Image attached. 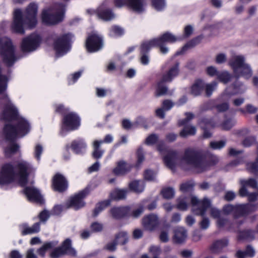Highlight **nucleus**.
Wrapping results in <instances>:
<instances>
[{"instance_id": "10", "label": "nucleus", "mask_w": 258, "mask_h": 258, "mask_svg": "<svg viewBox=\"0 0 258 258\" xmlns=\"http://www.w3.org/2000/svg\"><path fill=\"white\" fill-rule=\"evenodd\" d=\"M178 73V63H177L163 76L161 81L158 83L155 93L156 97L167 94L168 88L164 85V83L171 82L173 78L177 75Z\"/></svg>"}, {"instance_id": "46", "label": "nucleus", "mask_w": 258, "mask_h": 258, "mask_svg": "<svg viewBox=\"0 0 258 258\" xmlns=\"http://www.w3.org/2000/svg\"><path fill=\"white\" fill-rule=\"evenodd\" d=\"M194 184L191 181H186L182 183L180 186V190L183 192L190 191L192 190Z\"/></svg>"}, {"instance_id": "39", "label": "nucleus", "mask_w": 258, "mask_h": 258, "mask_svg": "<svg viewBox=\"0 0 258 258\" xmlns=\"http://www.w3.org/2000/svg\"><path fill=\"white\" fill-rule=\"evenodd\" d=\"M72 149L76 153H79L82 152V149H85L86 145L83 140L74 141L72 142L71 145Z\"/></svg>"}, {"instance_id": "15", "label": "nucleus", "mask_w": 258, "mask_h": 258, "mask_svg": "<svg viewBox=\"0 0 258 258\" xmlns=\"http://www.w3.org/2000/svg\"><path fill=\"white\" fill-rule=\"evenodd\" d=\"M80 125V118L75 113H70L66 115L63 119L62 131L74 130Z\"/></svg>"}, {"instance_id": "9", "label": "nucleus", "mask_w": 258, "mask_h": 258, "mask_svg": "<svg viewBox=\"0 0 258 258\" xmlns=\"http://www.w3.org/2000/svg\"><path fill=\"white\" fill-rule=\"evenodd\" d=\"M73 37L71 33H67L53 38L54 48L57 56L64 55L70 49Z\"/></svg>"}, {"instance_id": "31", "label": "nucleus", "mask_w": 258, "mask_h": 258, "mask_svg": "<svg viewBox=\"0 0 258 258\" xmlns=\"http://www.w3.org/2000/svg\"><path fill=\"white\" fill-rule=\"evenodd\" d=\"M255 250L250 245L246 246L245 251L238 250L237 251L236 255L238 258H244L245 256L252 257L255 255Z\"/></svg>"}, {"instance_id": "1", "label": "nucleus", "mask_w": 258, "mask_h": 258, "mask_svg": "<svg viewBox=\"0 0 258 258\" xmlns=\"http://www.w3.org/2000/svg\"><path fill=\"white\" fill-rule=\"evenodd\" d=\"M163 160L166 166L173 170L178 165L184 170L194 168L198 172L208 169V164L198 151L192 148L185 149L181 158H178V154L175 150H168Z\"/></svg>"}, {"instance_id": "22", "label": "nucleus", "mask_w": 258, "mask_h": 258, "mask_svg": "<svg viewBox=\"0 0 258 258\" xmlns=\"http://www.w3.org/2000/svg\"><path fill=\"white\" fill-rule=\"evenodd\" d=\"M40 222L34 223L31 227L25 223L20 225L19 227L22 230V234L25 235L38 233L40 231Z\"/></svg>"}, {"instance_id": "30", "label": "nucleus", "mask_w": 258, "mask_h": 258, "mask_svg": "<svg viewBox=\"0 0 258 258\" xmlns=\"http://www.w3.org/2000/svg\"><path fill=\"white\" fill-rule=\"evenodd\" d=\"M203 38L204 36L203 35H199L194 38V39L188 41L184 46H183L181 51L176 52L175 55H178L179 54H182L188 48L194 47V46L200 43Z\"/></svg>"}, {"instance_id": "18", "label": "nucleus", "mask_w": 258, "mask_h": 258, "mask_svg": "<svg viewBox=\"0 0 258 258\" xmlns=\"http://www.w3.org/2000/svg\"><path fill=\"white\" fill-rule=\"evenodd\" d=\"M102 39L96 34L89 36L86 42V48L89 52L97 51L102 48Z\"/></svg>"}, {"instance_id": "58", "label": "nucleus", "mask_w": 258, "mask_h": 258, "mask_svg": "<svg viewBox=\"0 0 258 258\" xmlns=\"http://www.w3.org/2000/svg\"><path fill=\"white\" fill-rule=\"evenodd\" d=\"M204 160L208 164V169L210 166L215 165L217 164L219 160L217 156L212 155L210 156L208 161H207L205 159Z\"/></svg>"}, {"instance_id": "54", "label": "nucleus", "mask_w": 258, "mask_h": 258, "mask_svg": "<svg viewBox=\"0 0 258 258\" xmlns=\"http://www.w3.org/2000/svg\"><path fill=\"white\" fill-rule=\"evenodd\" d=\"M187 207V204L185 198H180L177 200V208L180 210H185Z\"/></svg>"}, {"instance_id": "2", "label": "nucleus", "mask_w": 258, "mask_h": 258, "mask_svg": "<svg viewBox=\"0 0 258 258\" xmlns=\"http://www.w3.org/2000/svg\"><path fill=\"white\" fill-rule=\"evenodd\" d=\"M6 103L2 118L3 119L12 121H15L17 126H14L8 123L4 128V133L6 138L9 141H13L17 137H22L29 131V123L23 118L20 117L14 106L11 103L7 96H5Z\"/></svg>"}, {"instance_id": "36", "label": "nucleus", "mask_w": 258, "mask_h": 258, "mask_svg": "<svg viewBox=\"0 0 258 258\" xmlns=\"http://www.w3.org/2000/svg\"><path fill=\"white\" fill-rule=\"evenodd\" d=\"M102 143L103 141H95L93 142L94 151L92 155L94 158L99 159L102 156L104 151L100 148V145Z\"/></svg>"}, {"instance_id": "35", "label": "nucleus", "mask_w": 258, "mask_h": 258, "mask_svg": "<svg viewBox=\"0 0 258 258\" xmlns=\"http://www.w3.org/2000/svg\"><path fill=\"white\" fill-rule=\"evenodd\" d=\"M238 237L240 239L251 241L255 238V232L252 230H246L239 233Z\"/></svg>"}, {"instance_id": "20", "label": "nucleus", "mask_w": 258, "mask_h": 258, "mask_svg": "<svg viewBox=\"0 0 258 258\" xmlns=\"http://www.w3.org/2000/svg\"><path fill=\"white\" fill-rule=\"evenodd\" d=\"M52 185L54 190L62 192L67 188L68 182L62 175L57 173L53 178Z\"/></svg>"}, {"instance_id": "57", "label": "nucleus", "mask_w": 258, "mask_h": 258, "mask_svg": "<svg viewBox=\"0 0 258 258\" xmlns=\"http://www.w3.org/2000/svg\"><path fill=\"white\" fill-rule=\"evenodd\" d=\"M149 251L153 255L158 256L161 252V249L159 246L152 245L149 248Z\"/></svg>"}, {"instance_id": "3", "label": "nucleus", "mask_w": 258, "mask_h": 258, "mask_svg": "<svg viewBox=\"0 0 258 258\" xmlns=\"http://www.w3.org/2000/svg\"><path fill=\"white\" fill-rule=\"evenodd\" d=\"M31 170L30 164L25 161L4 164L0 170V184H9L18 181L23 186L27 182Z\"/></svg>"}, {"instance_id": "12", "label": "nucleus", "mask_w": 258, "mask_h": 258, "mask_svg": "<svg viewBox=\"0 0 258 258\" xmlns=\"http://www.w3.org/2000/svg\"><path fill=\"white\" fill-rule=\"evenodd\" d=\"M177 40L178 38L176 36L171 33L166 32L159 38L153 39L149 41L151 46L159 47L160 52L165 54L168 52V48L164 45V43L166 42L173 43Z\"/></svg>"}, {"instance_id": "19", "label": "nucleus", "mask_w": 258, "mask_h": 258, "mask_svg": "<svg viewBox=\"0 0 258 258\" xmlns=\"http://www.w3.org/2000/svg\"><path fill=\"white\" fill-rule=\"evenodd\" d=\"M159 224L157 215L152 214L145 216L142 219V225L144 228L148 231H152Z\"/></svg>"}, {"instance_id": "40", "label": "nucleus", "mask_w": 258, "mask_h": 258, "mask_svg": "<svg viewBox=\"0 0 258 258\" xmlns=\"http://www.w3.org/2000/svg\"><path fill=\"white\" fill-rule=\"evenodd\" d=\"M110 204V201L107 200L97 204L96 208L94 210L93 216H97L98 214L102 211L104 208L108 206Z\"/></svg>"}, {"instance_id": "7", "label": "nucleus", "mask_w": 258, "mask_h": 258, "mask_svg": "<svg viewBox=\"0 0 258 258\" xmlns=\"http://www.w3.org/2000/svg\"><path fill=\"white\" fill-rule=\"evenodd\" d=\"M0 53L4 62L8 67L12 66L17 60L14 47L8 38L0 39Z\"/></svg>"}, {"instance_id": "37", "label": "nucleus", "mask_w": 258, "mask_h": 258, "mask_svg": "<svg viewBox=\"0 0 258 258\" xmlns=\"http://www.w3.org/2000/svg\"><path fill=\"white\" fill-rule=\"evenodd\" d=\"M246 169L249 172L258 177V150L255 162L247 163Z\"/></svg>"}, {"instance_id": "27", "label": "nucleus", "mask_w": 258, "mask_h": 258, "mask_svg": "<svg viewBox=\"0 0 258 258\" xmlns=\"http://www.w3.org/2000/svg\"><path fill=\"white\" fill-rule=\"evenodd\" d=\"M154 47V46H151L150 44V42L146 41L142 43L141 46V61L143 64H147L149 62V59L148 56L146 54V53L149 51L150 49Z\"/></svg>"}, {"instance_id": "47", "label": "nucleus", "mask_w": 258, "mask_h": 258, "mask_svg": "<svg viewBox=\"0 0 258 258\" xmlns=\"http://www.w3.org/2000/svg\"><path fill=\"white\" fill-rule=\"evenodd\" d=\"M124 31L123 29L118 26H113L111 27L110 32V35L112 36H121Z\"/></svg>"}, {"instance_id": "28", "label": "nucleus", "mask_w": 258, "mask_h": 258, "mask_svg": "<svg viewBox=\"0 0 258 258\" xmlns=\"http://www.w3.org/2000/svg\"><path fill=\"white\" fill-rule=\"evenodd\" d=\"M132 166L127 165L124 161H120L117 162V166L114 168L113 172L117 175H123L130 171Z\"/></svg>"}, {"instance_id": "33", "label": "nucleus", "mask_w": 258, "mask_h": 258, "mask_svg": "<svg viewBox=\"0 0 258 258\" xmlns=\"http://www.w3.org/2000/svg\"><path fill=\"white\" fill-rule=\"evenodd\" d=\"M126 189H115L110 193V198L114 200H120L125 198L127 193Z\"/></svg>"}, {"instance_id": "50", "label": "nucleus", "mask_w": 258, "mask_h": 258, "mask_svg": "<svg viewBox=\"0 0 258 258\" xmlns=\"http://www.w3.org/2000/svg\"><path fill=\"white\" fill-rule=\"evenodd\" d=\"M159 237L162 242H167L169 240V230L168 229L161 230Z\"/></svg>"}, {"instance_id": "14", "label": "nucleus", "mask_w": 258, "mask_h": 258, "mask_svg": "<svg viewBox=\"0 0 258 258\" xmlns=\"http://www.w3.org/2000/svg\"><path fill=\"white\" fill-rule=\"evenodd\" d=\"M191 203L195 214L202 216L205 215L207 209L211 206V202L208 199L204 198L203 200L200 201L196 197L191 198Z\"/></svg>"}, {"instance_id": "63", "label": "nucleus", "mask_w": 258, "mask_h": 258, "mask_svg": "<svg viewBox=\"0 0 258 258\" xmlns=\"http://www.w3.org/2000/svg\"><path fill=\"white\" fill-rule=\"evenodd\" d=\"M43 151V148L40 145H37L35 148V157L37 160L40 159V155Z\"/></svg>"}, {"instance_id": "53", "label": "nucleus", "mask_w": 258, "mask_h": 258, "mask_svg": "<svg viewBox=\"0 0 258 258\" xmlns=\"http://www.w3.org/2000/svg\"><path fill=\"white\" fill-rule=\"evenodd\" d=\"M210 215L214 219H218L222 216V212L220 210L215 207H210Z\"/></svg>"}, {"instance_id": "24", "label": "nucleus", "mask_w": 258, "mask_h": 258, "mask_svg": "<svg viewBox=\"0 0 258 258\" xmlns=\"http://www.w3.org/2000/svg\"><path fill=\"white\" fill-rule=\"evenodd\" d=\"M228 240L226 238L218 239L213 242L210 246V249L213 253H220L223 248L228 246Z\"/></svg>"}, {"instance_id": "61", "label": "nucleus", "mask_w": 258, "mask_h": 258, "mask_svg": "<svg viewBox=\"0 0 258 258\" xmlns=\"http://www.w3.org/2000/svg\"><path fill=\"white\" fill-rule=\"evenodd\" d=\"M117 244V241L115 240V239L111 241L110 242L108 243L105 246V249H106L107 250L110 251H115L116 249V246Z\"/></svg>"}, {"instance_id": "49", "label": "nucleus", "mask_w": 258, "mask_h": 258, "mask_svg": "<svg viewBox=\"0 0 258 258\" xmlns=\"http://www.w3.org/2000/svg\"><path fill=\"white\" fill-rule=\"evenodd\" d=\"M226 144V142L225 141H220L219 142H211L210 143V147L214 149V150H217V149H220L222 148H223Z\"/></svg>"}, {"instance_id": "52", "label": "nucleus", "mask_w": 258, "mask_h": 258, "mask_svg": "<svg viewBox=\"0 0 258 258\" xmlns=\"http://www.w3.org/2000/svg\"><path fill=\"white\" fill-rule=\"evenodd\" d=\"M185 118L184 119H183L179 121V125L180 126L187 123L188 122H189L190 120L193 119L195 117V115L191 112H185Z\"/></svg>"}, {"instance_id": "45", "label": "nucleus", "mask_w": 258, "mask_h": 258, "mask_svg": "<svg viewBox=\"0 0 258 258\" xmlns=\"http://www.w3.org/2000/svg\"><path fill=\"white\" fill-rule=\"evenodd\" d=\"M52 246L53 245L51 242L46 243L44 244L40 248L38 249L37 252L40 256L44 257L46 251L52 248Z\"/></svg>"}, {"instance_id": "17", "label": "nucleus", "mask_w": 258, "mask_h": 258, "mask_svg": "<svg viewBox=\"0 0 258 258\" xmlns=\"http://www.w3.org/2000/svg\"><path fill=\"white\" fill-rule=\"evenodd\" d=\"M125 4L137 13L142 12L144 10V0H115V5L117 7H121Z\"/></svg>"}, {"instance_id": "11", "label": "nucleus", "mask_w": 258, "mask_h": 258, "mask_svg": "<svg viewBox=\"0 0 258 258\" xmlns=\"http://www.w3.org/2000/svg\"><path fill=\"white\" fill-rule=\"evenodd\" d=\"M64 255H77V251L72 246V241L69 238L66 239L60 246L54 248L50 253L51 258H59Z\"/></svg>"}, {"instance_id": "60", "label": "nucleus", "mask_w": 258, "mask_h": 258, "mask_svg": "<svg viewBox=\"0 0 258 258\" xmlns=\"http://www.w3.org/2000/svg\"><path fill=\"white\" fill-rule=\"evenodd\" d=\"M206 72L207 74L211 77L215 76H217L219 74V72L217 70L216 68L213 66L208 67L206 69Z\"/></svg>"}, {"instance_id": "41", "label": "nucleus", "mask_w": 258, "mask_h": 258, "mask_svg": "<svg viewBox=\"0 0 258 258\" xmlns=\"http://www.w3.org/2000/svg\"><path fill=\"white\" fill-rule=\"evenodd\" d=\"M174 190L173 188L166 187L161 190V194L163 198L166 199H170L174 196Z\"/></svg>"}, {"instance_id": "6", "label": "nucleus", "mask_w": 258, "mask_h": 258, "mask_svg": "<svg viewBox=\"0 0 258 258\" xmlns=\"http://www.w3.org/2000/svg\"><path fill=\"white\" fill-rule=\"evenodd\" d=\"M64 13V6L60 4H55L52 9L44 10L42 13V20L47 25H54L61 21Z\"/></svg>"}, {"instance_id": "16", "label": "nucleus", "mask_w": 258, "mask_h": 258, "mask_svg": "<svg viewBox=\"0 0 258 258\" xmlns=\"http://www.w3.org/2000/svg\"><path fill=\"white\" fill-rule=\"evenodd\" d=\"M89 189L87 188L71 198L66 204L67 208H73L75 210H78L84 207L85 203L83 201V199L89 193Z\"/></svg>"}, {"instance_id": "32", "label": "nucleus", "mask_w": 258, "mask_h": 258, "mask_svg": "<svg viewBox=\"0 0 258 258\" xmlns=\"http://www.w3.org/2000/svg\"><path fill=\"white\" fill-rule=\"evenodd\" d=\"M20 146L16 143H11L5 149V154L7 158H11L19 151Z\"/></svg>"}, {"instance_id": "25", "label": "nucleus", "mask_w": 258, "mask_h": 258, "mask_svg": "<svg viewBox=\"0 0 258 258\" xmlns=\"http://www.w3.org/2000/svg\"><path fill=\"white\" fill-rule=\"evenodd\" d=\"M97 14L99 18L104 21H110L114 17L111 11L106 9L104 4L98 8Z\"/></svg>"}, {"instance_id": "56", "label": "nucleus", "mask_w": 258, "mask_h": 258, "mask_svg": "<svg viewBox=\"0 0 258 258\" xmlns=\"http://www.w3.org/2000/svg\"><path fill=\"white\" fill-rule=\"evenodd\" d=\"M235 124V121L232 119H228L224 121L221 125L222 128L225 130H230Z\"/></svg>"}, {"instance_id": "48", "label": "nucleus", "mask_w": 258, "mask_h": 258, "mask_svg": "<svg viewBox=\"0 0 258 258\" xmlns=\"http://www.w3.org/2000/svg\"><path fill=\"white\" fill-rule=\"evenodd\" d=\"M217 78L221 82L226 84L230 81L231 76L228 72H223L219 73Z\"/></svg>"}, {"instance_id": "21", "label": "nucleus", "mask_w": 258, "mask_h": 258, "mask_svg": "<svg viewBox=\"0 0 258 258\" xmlns=\"http://www.w3.org/2000/svg\"><path fill=\"white\" fill-rule=\"evenodd\" d=\"M24 192L29 201L40 204L43 203V199L39 191L34 187H26Z\"/></svg>"}, {"instance_id": "38", "label": "nucleus", "mask_w": 258, "mask_h": 258, "mask_svg": "<svg viewBox=\"0 0 258 258\" xmlns=\"http://www.w3.org/2000/svg\"><path fill=\"white\" fill-rule=\"evenodd\" d=\"M196 133V128L192 125L185 126L180 131L179 135L181 137L186 138L188 136L195 135Z\"/></svg>"}, {"instance_id": "23", "label": "nucleus", "mask_w": 258, "mask_h": 258, "mask_svg": "<svg viewBox=\"0 0 258 258\" xmlns=\"http://www.w3.org/2000/svg\"><path fill=\"white\" fill-rule=\"evenodd\" d=\"M130 211L128 207H114L110 210V213L113 218L119 219L128 215Z\"/></svg>"}, {"instance_id": "34", "label": "nucleus", "mask_w": 258, "mask_h": 258, "mask_svg": "<svg viewBox=\"0 0 258 258\" xmlns=\"http://www.w3.org/2000/svg\"><path fill=\"white\" fill-rule=\"evenodd\" d=\"M144 184L142 181L135 180L129 184V188L131 190L137 192L141 193L144 189Z\"/></svg>"}, {"instance_id": "44", "label": "nucleus", "mask_w": 258, "mask_h": 258, "mask_svg": "<svg viewBox=\"0 0 258 258\" xmlns=\"http://www.w3.org/2000/svg\"><path fill=\"white\" fill-rule=\"evenodd\" d=\"M217 86V83L216 82H212L211 83L205 84V89L206 96L208 97H210L212 94L213 91L216 89Z\"/></svg>"}, {"instance_id": "59", "label": "nucleus", "mask_w": 258, "mask_h": 258, "mask_svg": "<svg viewBox=\"0 0 258 258\" xmlns=\"http://www.w3.org/2000/svg\"><path fill=\"white\" fill-rule=\"evenodd\" d=\"M137 155L138 158L137 165H139L144 160V155L143 149L139 148L137 152Z\"/></svg>"}, {"instance_id": "55", "label": "nucleus", "mask_w": 258, "mask_h": 258, "mask_svg": "<svg viewBox=\"0 0 258 258\" xmlns=\"http://www.w3.org/2000/svg\"><path fill=\"white\" fill-rule=\"evenodd\" d=\"M158 139V137L157 135L154 134H151L147 138L145 143L148 145H153L156 143Z\"/></svg>"}, {"instance_id": "13", "label": "nucleus", "mask_w": 258, "mask_h": 258, "mask_svg": "<svg viewBox=\"0 0 258 258\" xmlns=\"http://www.w3.org/2000/svg\"><path fill=\"white\" fill-rule=\"evenodd\" d=\"M41 38L38 35L33 34L22 40L21 48L23 51L30 52L35 50L39 46Z\"/></svg>"}, {"instance_id": "64", "label": "nucleus", "mask_w": 258, "mask_h": 258, "mask_svg": "<svg viewBox=\"0 0 258 258\" xmlns=\"http://www.w3.org/2000/svg\"><path fill=\"white\" fill-rule=\"evenodd\" d=\"M122 125L125 130H129L133 127H136L134 122L132 123L128 119H123L122 122Z\"/></svg>"}, {"instance_id": "42", "label": "nucleus", "mask_w": 258, "mask_h": 258, "mask_svg": "<svg viewBox=\"0 0 258 258\" xmlns=\"http://www.w3.org/2000/svg\"><path fill=\"white\" fill-rule=\"evenodd\" d=\"M241 185L249 186L253 188H256L257 187V182L253 178H249L247 180L241 179L240 180Z\"/></svg>"}, {"instance_id": "8", "label": "nucleus", "mask_w": 258, "mask_h": 258, "mask_svg": "<svg viewBox=\"0 0 258 258\" xmlns=\"http://www.w3.org/2000/svg\"><path fill=\"white\" fill-rule=\"evenodd\" d=\"M257 205L254 204H247L233 206L227 205L223 207V212L225 214L233 213L234 216L237 218L239 216L247 215L257 210Z\"/></svg>"}, {"instance_id": "26", "label": "nucleus", "mask_w": 258, "mask_h": 258, "mask_svg": "<svg viewBox=\"0 0 258 258\" xmlns=\"http://www.w3.org/2000/svg\"><path fill=\"white\" fill-rule=\"evenodd\" d=\"M187 231L182 227H177L174 230L173 236L174 242L181 243L184 242L187 237Z\"/></svg>"}, {"instance_id": "29", "label": "nucleus", "mask_w": 258, "mask_h": 258, "mask_svg": "<svg viewBox=\"0 0 258 258\" xmlns=\"http://www.w3.org/2000/svg\"><path fill=\"white\" fill-rule=\"evenodd\" d=\"M205 88V82L201 79L196 80L190 88V93L195 96L200 95Z\"/></svg>"}, {"instance_id": "51", "label": "nucleus", "mask_w": 258, "mask_h": 258, "mask_svg": "<svg viewBox=\"0 0 258 258\" xmlns=\"http://www.w3.org/2000/svg\"><path fill=\"white\" fill-rule=\"evenodd\" d=\"M152 6L157 11H160L165 7L164 0H152Z\"/></svg>"}, {"instance_id": "5", "label": "nucleus", "mask_w": 258, "mask_h": 258, "mask_svg": "<svg viewBox=\"0 0 258 258\" xmlns=\"http://www.w3.org/2000/svg\"><path fill=\"white\" fill-rule=\"evenodd\" d=\"M245 60V57L242 55H233L229 60V64L232 68L236 78L243 76L248 79L251 77L252 70Z\"/></svg>"}, {"instance_id": "4", "label": "nucleus", "mask_w": 258, "mask_h": 258, "mask_svg": "<svg viewBox=\"0 0 258 258\" xmlns=\"http://www.w3.org/2000/svg\"><path fill=\"white\" fill-rule=\"evenodd\" d=\"M38 6L34 3H31L27 7L24 14L20 10H16L14 14V20L12 24L13 31L20 34H24V27L27 26L31 29L37 24V13Z\"/></svg>"}, {"instance_id": "43", "label": "nucleus", "mask_w": 258, "mask_h": 258, "mask_svg": "<svg viewBox=\"0 0 258 258\" xmlns=\"http://www.w3.org/2000/svg\"><path fill=\"white\" fill-rule=\"evenodd\" d=\"M115 240L117 244H125L128 240L127 233L125 232H121L116 236Z\"/></svg>"}, {"instance_id": "62", "label": "nucleus", "mask_w": 258, "mask_h": 258, "mask_svg": "<svg viewBox=\"0 0 258 258\" xmlns=\"http://www.w3.org/2000/svg\"><path fill=\"white\" fill-rule=\"evenodd\" d=\"M144 211V207L142 205L140 206L137 209L134 210L132 213V216L134 218L139 217Z\"/></svg>"}]
</instances>
